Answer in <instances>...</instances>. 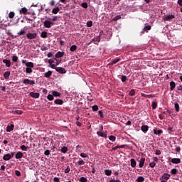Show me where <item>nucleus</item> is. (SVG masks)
<instances>
[{
    "label": "nucleus",
    "instance_id": "nucleus-62",
    "mask_svg": "<svg viewBox=\"0 0 182 182\" xmlns=\"http://www.w3.org/2000/svg\"><path fill=\"white\" fill-rule=\"evenodd\" d=\"M159 117L160 120H164V119H166L164 117V115H163L161 114H159Z\"/></svg>",
    "mask_w": 182,
    "mask_h": 182
},
{
    "label": "nucleus",
    "instance_id": "nucleus-57",
    "mask_svg": "<svg viewBox=\"0 0 182 182\" xmlns=\"http://www.w3.org/2000/svg\"><path fill=\"white\" fill-rule=\"evenodd\" d=\"M70 171V168L69 166H67V168L64 171V173H65V174H68V173H69Z\"/></svg>",
    "mask_w": 182,
    "mask_h": 182
},
{
    "label": "nucleus",
    "instance_id": "nucleus-60",
    "mask_svg": "<svg viewBox=\"0 0 182 182\" xmlns=\"http://www.w3.org/2000/svg\"><path fill=\"white\" fill-rule=\"evenodd\" d=\"M98 114H100L101 119H103V117H105V116L103 115V111L102 110L99 111Z\"/></svg>",
    "mask_w": 182,
    "mask_h": 182
},
{
    "label": "nucleus",
    "instance_id": "nucleus-31",
    "mask_svg": "<svg viewBox=\"0 0 182 182\" xmlns=\"http://www.w3.org/2000/svg\"><path fill=\"white\" fill-rule=\"evenodd\" d=\"M77 49V46L76 45H73L70 48V52H75Z\"/></svg>",
    "mask_w": 182,
    "mask_h": 182
},
{
    "label": "nucleus",
    "instance_id": "nucleus-2",
    "mask_svg": "<svg viewBox=\"0 0 182 182\" xmlns=\"http://www.w3.org/2000/svg\"><path fill=\"white\" fill-rule=\"evenodd\" d=\"M37 36H38V34H36V33H28L26 34V38L30 39V40L36 39Z\"/></svg>",
    "mask_w": 182,
    "mask_h": 182
},
{
    "label": "nucleus",
    "instance_id": "nucleus-41",
    "mask_svg": "<svg viewBox=\"0 0 182 182\" xmlns=\"http://www.w3.org/2000/svg\"><path fill=\"white\" fill-rule=\"evenodd\" d=\"M87 26L88 28H92V26H93V22L92 21H88L87 22Z\"/></svg>",
    "mask_w": 182,
    "mask_h": 182
},
{
    "label": "nucleus",
    "instance_id": "nucleus-32",
    "mask_svg": "<svg viewBox=\"0 0 182 182\" xmlns=\"http://www.w3.org/2000/svg\"><path fill=\"white\" fill-rule=\"evenodd\" d=\"M9 18L10 19H14V18H15V13L14 11H11L9 14Z\"/></svg>",
    "mask_w": 182,
    "mask_h": 182
},
{
    "label": "nucleus",
    "instance_id": "nucleus-44",
    "mask_svg": "<svg viewBox=\"0 0 182 182\" xmlns=\"http://www.w3.org/2000/svg\"><path fill=\"white\" fill-rule=\"evenodd\" d=\"M79 181H80V182H87V178L82 176V177L80 178Z\"/></svg>",
    "mask_w": 182,
    "mask_h": 182
},
{
    "label": "nucleus",
    "instance_id": "nucleus-7",
    "mask_svg": "<svg viewBox=\"0 0 182 182\" xmlns=\"http://www.w3.org/2000/svg\"><path fill=\"white\" fill-rule=\"evenodd\" d=\"M174 18H176L174 14L166 15L165 16L164 21H171V19H174Z\"/></svg>",
    "mask_w": 182,
    "mask_h": 182
},
{
    "label": "nucleus",
    "instance_id": "nucleus-27",
    "mask_svg": "<svg viewBox=\"0 0 182 182\" xmlns=\"http://www.w3.org/2000/svg\"><path fill=\"white\" fill-rule=\"evenodd\" d=\"M60 11V8L57 6L52 10V13L56 15V14H58V12H59Z\"/></svg>",
    "mask_w": 182,
    "mask_h": 182
},
{
    "label": "nucleus",
    "instance_id": "nucleus-18",
    "mask_svg": "<svg viewBox=\"0 0 182 182\" xmlns=\"http://www.w3.org/2000/svg\"><path fill=\"white\" fill-rule=\"evenodd\" d=\"M146 161V159L145 158H141L140 161H139V168H141V167H143V166H144V162Z\"/></svg>",
    "mask_w": 182,
    "mask_h": 182
},
{
    "label": "nucleus",
    "instance_id": "nucleus-30",
    "mask_svg": "<svg viewBox=\"0 0 182 182\" xmlns=\"http://www.w3.org/2000/svg\"><path fill=\"white\" fill-rule=\"evenodd\" d=\"M178 173V171L177 170V168H173L171 170V174H172V176H175V174H177Z\"/></svg>",
    "mask_w": 182,
    "mask_h": 182
},
{
    "label": "nucleus",
    "instance_id": "nucleus-15",
    "mask_svg": "<svg viewBox=\"0 0 182 182\" xmlns=\"http://www.w3.org/2000/svg\"><path fill=\"white\" fill-rule=\"evenodd\" d=\"M170 85V90L173 91L176 88V82L174 81H171L169 82Z\"/></svg>",
    "mask_w": 182,
    "mask_h": 182
},
{
    "label": "nucleus",
    "instance_id": "nucleus-45",
    "mask_svg": "<svg viewBox=\"0 0 182 182\" xmlns=\"http://www.w3.org/2000/svg\"><path fill=\"white\" fill-rule=\"evenodd\" d=\"M109 139L111 141H116V136H113V135H111V136H109Z\"/></svg>",
    "mask_w": 182,
    "mask_h": 182
},
{
    "label": "nucleus",
    "instance_id": "nucleus-21",
    "mask_svg": "<svg viewBox=\"0 0 182 182\" xmlns=\"http://www.w3.org/2000/svg\"><path fill=\"white\" fill-rule=\"evenodd\" d=\"M9 76H11V72H9V71H6V72L4 73V79H9Z\"/></svg>",
    "mask_w": 182,
    "mask_h": 182
},
{
    "label": "nucleus",
    "instance_id": "nucleus-46",
    "mask_svg": "<svg viewBox=\"0 0 182 182\" xmlns=\"http://www.w3.org/2000/svg\"><path fill=\"white\" fill-rule=\"evenodd\" d=\"M151 26H150V25L146 26L144 28V31H151Z\"/></svg>",
    "mask_w": 182,
    "mask_h": 182
},
{
    "label": "nucleus",
    "instance_id": "nucleus-24",
    "mask_svg": "<svg viewBox=\"0 0 182 182\" xmlns=\"http://www.w3.org/2000/svg\"><path fill=\"white\" fill-rule=\"evenodd\" d=\"M52 95L55 97H60V92H58V91H53Z\"/></svg>",
    "mask_w": 182,
    "mask_h": 182
},
{
    "label": "nucleus",
    "instance_id": "nucleus-29",
    "mask_svg": "<svg viewBox=\"0 0 182 182\" xmlns=\"http://www.w3.org/2000/svg\"><path fill=\"white\" fill-rule=\"evenodd\" d=\"M21 149L23 151H28V150H29V146H26L25 145H22L21 146Z\"/></svg>",
    "mask_w": 182,
    "mask_h": 182
},
{
    "label": "nucleus",
    "instance_id": "nucleus-34",
    "mask_svg": "<svg viewBox=\"0 0 182 182\" xmlns=\"http://www.w3.org/2000/svg\"><path fill=\"white\" fill-rule=\"evenodd\" d=\"M41 36L43 38H48V32L42 31Z\"/></svg>",
    "mask_w": 182,
    "mask_h": 182
},
{
    "label": "nucleus",
    "instance_id": "nucleus-8",
    "mask_svg": "<svg viewBox=\"0 0 182 182\" xmlns=\"http://www.w3.org/2000/svg\"><path fill=\"white\" fill-rule=\"evenodd\" d=\"M171 161L173 163V164H180V163H181V159L178 158H173Z\"/></svg>",
    "mask_w": 182,
    "mask_h": 182
},
{
    "label": "nucleus",
    "instance_id": "nucleus-25",
    "mask_svg": "<svg viewBox=\"0 0 182 182\" xmlns=\"http://www.w3.org/2000/svg\"><path fill=\"white\" fill-rule=\"evenodd\" d=\"M131 161V166L134 168V167H136V160L134 159H131L130 160Z\"/></svg>",
    "mask_w": 182,
    "mask_h": 182
},
{
    "label": "nucleus",
    "instance_id": "nucleus-47",
    "mask_svg": "<svg viewBox=\"0 0 182 182\" xmlns=\"http://www.w3.org/2000/svg\"><path fill=\"white\" fill-rule=\"evenodd\" d=\"M92 109L94 112H97L99 110V107L97 105H94L92 107Z\"/></svg>",
    "mask_w": 182,
    "mask_h": 182
},
{
    "label": "nucleus",
    "instance_id": "nucleus-50",
    "mask_svg": "<svg viewBox=\"0 0 182 182\" xmlns=\"http://www.w3.org/2000/svg\"><path fill=\"white\" fill-rule=\"evenodd\" d=\"M80 156V157H82V159H86L87 157H89V156H87V154H86L85 153H81Z\"/></svg>",
    "mask_w": 182,
    "mask_h": 182
},
{
    "label": "nucleus",
    "instance_id": "nucleus-23",
    "mask_svg": "<svg viewBox=\"0 0 182 182\" xmlns=\"http://www.w3.org/2000/svg\"><path fill=\"white\" fill-rule=\"evenodd\" d=\"M28 12V9L27 8H21L20 10V14H23V15H26V13Z\"/></svg>",
    "mask_w": 182,
    "mask_h": 182
},
{
    "label": "nucleus",
    "instance_id": "nucleus-19",
    "mask_svg": "<svg viewBox=\"0 0 182 182\" xmlns=\"http://www.w3.org/2000/svg\"><path fill=\"white\" fill-rule=\"evenodd\" d=\"M52 76V71L49 70L47 73H44V77L49 79Z\"/></svg>",
    "mask_w": 182,
    "mask_h": 182
},
{
    "label": "nucleus",
    "instance_id": "nucleus-39",
    "mask_svg": "<svg viewBox=\"0 0 182 182\" xmlns=\"http://www.w3.org/2000/svg\"><path fill=\"white\" fill-rule=\"evenodd\" d=\"M94 43H96V42H100V36H97L94 39H92Z\"/></svg>",
    "mask_w": 182,
    "mask_h": 182
},
{
    "label": "nucleus",
    "instance_id": "nucleus-48",
    "mask_svg": "<svg viewBox=\"0 0 182 182\" xmlns=\"http://www.w3.org/2000/svg\"><path fill=\"white\" fill-rule=\"evenodd\" d=\"M136 95V91L134 90H131L129 92V96H134Z\"/></svg>",
    "mask_w": 182,
    "mask_h": 182
},
{
    "label": "nucleus",
    "instance_id": "nucleus-51",
    "mask_svg": "<svg viewBox=\"0 0 182 182\" xmlns=\"http://www.w3.org/2000/svg\"><path fill=\"white\" fill-rule=\"evenodd\" d=\"M81 6L82 7V8H84L85 9H87V3H86V2H84V3H82V4H81Z\"/></svg>",
    "mask_w": 182,
    "mask_h": 182
},
{
    "label": "nucleus",
    "instance_id": "nucleus-54",
    "mask_svg": "<svg viewBox=\"0 0 182 182\" xmlns=\"http://www.w3.org/2000/svg\"><path fill=\"white\" fill-rule=\"evenodd\" d=\"M47 99H48V100H50V101L53 100V95H48L47 96Z\"/></svg>",
    "mask_w": 182,
    "mask_h": 182
},
{
    "label": "nucleus",
    "instance_id": "nucleus-38",
    "mask_svg": "<svg viewBox=\"0 0 182 182\" xmlns=\"http://www.w3.org/2000/svg\"><path fill=\"white\" fill-rule=\"evenodd\" d=\"M26 66H27V68H33V63L32 62L26 63Z\"/></svg>",
    "mask_w": 182,
    "mask_h": 182
},
{
    "label": "nucleus",
    "instance_id": "nucleus-43",
    "mask_svg": "<svg viewBox=\"0 0 182 182\" xmlns=\"http://www.w3.org/2000/svg\"><path fill=\"white\" fill-rule=\"evenodd\" d=\"M26 73H32V72H33V71L32 70L31 68L27 67L26 68Z\"/></svg>",
    "mask_w": 182,
    "mask_h": 182
},
{
    "label": "nucleus",
    "instance_id": "nucleus-58",
    "mask_svg": "<svg viewBox=\"0 0 182 182\" xmlns=\"http://www.w3.org/2000/svg\"><path fill=\"white\" fill-rule=\"evenodd\" d=\"M12 60H13V62H18V56L14 55L12 57Z\"/></svg>",
    "mask_w": 182,
    "mask_h": 182
},
{
    "label": "nucleus",
    "instance_id": "nucleus-61",
    "mask_svg": "<svg viewBox=\"0 0 182 182\" xmlns=\"http://www.w3.org/2000/svg\"><path fill=\"white\" fill-rule=\"evenodd\" d=\"M44 154L45 156H49V154H50V151H49V149L46 150Z\"/></svg>",
    "mask_w": 182,
    "mask_h": 182
},
{
    "label": "nucleus",
    "instance_id": "nucleus-17",
    "mask_svg": "<svg viewBox=\"0 0 182 182\" xmlns=\"http://www.w3.org/2000/svg\"><path fill=\"white\" fill-rule=\"evenodd\" d=\"M11 154H7L3 156V160H4L5 161H8L9 160H11Z\"/></svg>",
    "mask_w": 182,
    "mask_h": 182
},
{
    "label": "nucleus",
    "instance_id": "nucleus-35",
    "mask_svg": "<svg viewBox=\"0 0 182 182\" xmlns=\"http://www.w3.org/2000/svg\"><path fill=\"white\" fill-rule=\"evenodd\" d=\"M176 112H180V105L175 103L174 105Z\"/></svg>",
    "mask_w": 182,
    "mask_h": 182
},
{
    "label": "nucleus",
    "instance_id": "nucleus-53",
    "mask_svg": "<svg viewBox=\"0 0 182 182\" xmlns=\"http://www.w3.org/2000/svg\"><path fill=\"white\" fill-rule=\"evenodd\" d=\"M149 167H151V168H154V167H156V162H151L149 164Z\"/></svg>",
    "mask_w": 182,
    "mask_h": 182
},
{
    "label": "nucleus",
    "instance_id": "nucleus-10",
    "mask_svg": "<svg viewBox=\"0 0 182 182\" xmlns=\"http://www.w3.org/2000/svg\"><path fill=\"white\" fill-rule=\"evenodd\" d=\"M14 127H15V125H14V124L8 125L7 127H6L7 133H10V132H12V130H14Z\"/></svg>",
    "mask_w": 182,
    "mask_h": 182
},
{
    "label": "nucleus",
    "instance_id": "nucleus-11",
    "mask_svg": "<svg viewBox=\"0 0 182 182\" xmlns=\"http://www.w3.org/2000/svg\"><path fill=\"white\" fill-rule=\"evenodd\" d=\"M3 63H5L6 68H11V60L4 59Z\"/></svg>",
    "mask_w": 182,
    "mask_h": 182
},
{
    "label": "nucleus",
    "instance_id": "nucleus-1",
    "mask_svg": "<svg viewBox=\"0 0 182 182\" xmlns=\"http://www.w3.org/2000/svg\"><path fill=\"white\" fill-rule=\"evenodd\" d=\"M22 82L23 85H30L31 86H33V85H35V80H29L28 78L23 79Z\"/></svg>",
    "mask_w": 182,
    "mask_h": 182
},
{
    "label": "nucleus",
    "instance_id": "nucleus-33",
    "mask_svg": "<svg viewBox=\"0 0 182 182\" xmlns=\"http://www.w3.org/2000/svg\"><path fill=\"white\" fill-rule=\"evenodd\" d=\"M162 178H164V180H168V178H170V174L164 173L162 176Z\"/></svg>",
    "mask_w": 182,
    "mask_h": 182
},
{
    "label": "nucleus",
    "instance_id": "nucleus-40",
    "mask_svg": "<svg viewBox=\"0 0 182 182\" xmlns=\"http://www.w3.org/2000/svg\"><path fill=\"white\" fill-rule=\"evenodd\" d=\"M69 149H68V147H66V146H63V147H62V149H61V153H68V151Z\"/></svg>",
    "mask_w": 182,
    "mask_h": 182
},
{
    "label": "nucleus",
    "instance_id": "nucleus-52",
    "mask_svg": "<svg viewBox=\"0 0 182 182\" xmlns=\"http://www.w3.org/2000/svg\"><path fill=\"white\" fill-rule=\"evenodd\" d=\"M122 82H126V80H127V76L126 75H122V78H121Z\"/></svg>",
    "mask_w": 182,
    "mask_h": 182
},
{
    "label": "nucleus",
    "instance_id": "nucleus-20",
    "mask_svg": "<svg viewBox=\"0 0 182 182\" xmlns=\"http://www.w3.org/2000/svg\"><path fill=\"white\" fill-rule=\"evenodd\" d=\"M54 103L55 105H63V100H60V99H57L54 101Z\"/></svg>",
    "mask_w": 182,
    "mask_h": 182
},
{
    "label": "nucleus",
    "instance_id": "nucleus-63",
    "mask_svg": "<svg viewBox=\"0 0 182 182\" xmlns=\"http://www.w3.org/2000/svg\"><path fill=\"white\" fill-rule=\"evenodd\" d=\"M53 181H54V182H60V180L59 179V178L55 177V178H53Z\"/></svg>",
    "mask_w": 182,
    "mask_h": 182
},
{
    "label": "nucleus",
    "instance_id": "nucleus-16",
    "mask_svg": "<svg viewBox=\"0 0 182 182\" xmlns=\"http://www.w3.org/2000/svg\"><path fill=\"white\" fill-rule=\"evenodd\" d=\"M23 157V154L21 151H18L16 154V159L19 160V159H22Z\"/></svg>",
    "mask_w": 182,
    "mask_h": 182
},
{
    "label": "nucleus",
    "instance_id": "nucleus-22",
    "mask_svg": "<svg viewBox=\"0 0 182 182\" xmlns=\"http://www.w3.org/2000/svg\"><path fill=\"white\" fill-rule=\"evenodd\" d=\"M161 133H163V130L162 129H154V134H158L160 135L161 134Z\"/></svg>",
    "mask_w": 182,
    "mask_h": 182
},
{
    "label": "nucleus",
    "instance_id": "nucleus-13",
    "mask_svg": "<svg viewBox=\"0 0 182 182\" xmlns=\"http://www.w3.org/2000/svg\"><path fill=\"white\" fill-rule=\"evenodd\" d=\"M141 130L144 133H147V132H149V127L147 125H142L141 127Z\"/></svg>",
    "mask_w": 182,
    "mask_h": 182
},
{
    "label": "nucleus",
    "instance_id": "nucleus-56",
    "mask_svg": "<svg viewBox=\"0 0 182 182\" xmlns=\"http://www.w3.org/2000/svg\"><path fill=\"white\" fill-rule=\"evenodd\" d=\"M77 164H78V166H84V164H85V161L80 160V161H79L77 162Z\"/></svg>",
    "mask_w": 182,
    "mask_h": 182
},
{
    "label": "nucleus",
    "instance_id": "nucleus-3",
    "mask_svg": "<svg viewBox=\"0 0 182 182\" xmlns=\"http://www.w3.org/2000/svg\"><path fill=\"white\" fill-rule=\"evenodd\" d=\"M53 25H55V23H53V22H51L50 21L47 20V21H44V26H45V28H50Z\"/></svg>",
    "mask_w": 182,
    "mask_h": 182
},
{
    "label": "nucleus",
    "instance_id": "nucleus-37",
    "mask_svg": "<svg viewBox=\"0 0 182 182\" xmlns=\"http://www.w3.org/2000/svg\"><path fill=\"white\" fill-rule=\"evenodd\" d=\"M136 181H137V182H144V177L139 176L136 178Z\"/></svg>",
    "mask_w": 182,
    "mask_h": 182
},
{
    "label": "nucleus",
    "instance_id": "nucleus-36",
    "mask_svg": "<svg viewBox=\"0 0 182 182\" xmlns=\"http://www.w3.org/2000/svg\"><path fill=\"white\" fill-rule=\"evenodd\" d=\"M105 173L106 176H112V171L109 169H105Z\"/></svg>",
    "mask_w": 182,
    "mask_h": 182
},
{
    "label": "nucleus",
    "instance_id": "nucleus-42",
    "mask_svg": "<svg viewBox=\"0 0 182 182\" xmlns=\"http://www.w3.org/2000/svg\"><path fill=\"white\" fill-rule=\"evenodd\" d=\"M151 106H152L153 109H156L157 108V102H156V101L152 102Z\"/></svg>",
    "mask_w": 182,
    "mask_h": 182
},
{
    "label": "nucleus",
    "instance_id": "nucleus-14",
    "mask_svg": "<svg viewBox=\"0 0 182 182\" xmlns=\"http://www.w3.org/2000/svg\"><path fill=\"white\" fill-rule=\"evenodd\" d=\"M64 55H65V52L58 51L55 54V58H57V59H58L59 58H63Z\"/></svg>",
    "mask_w": 182,
    "mask_h": 182
},
{
    "label": "nucleus",
    "instance_id": "nucleus-5",
    "mask_svg": "<svg viewBox=\"0 0 182 182\" xmlns=\"http://www.w3.org/2000/svg\"><path fill=\"white\" fill-rule=\"evenodd\" d=\"M29 95L31 97H33V99H39V96H41V94H39L38 92H31Z\"/></svg>",
    "mask_w": 182,
    "mask_h": 182
},
{
    "label": "nucleus",
    "instance_id": "nucleus-59",
    "mask_svg": "<svg viewBox=\"0 0 182 182\" xmlns=\"http://www.w3.org/2000/svg\"><path fill=\"white\" fill-rule=\"evenodd\" d=\"M15 174H16V176H17V177H21V171L16 170Z\"/></svg>",
    "mask_w": 182,
    "mask_h": 182
},
{
    "label": "nucleus",
    "instance_id": "nucleus-4",
    "mask_svg": "<svg viewBox=\"0 0 182 182\" xmlns=\"http://www.w3.org/2000/svg\"><path fill=\"white\" fill-rule=\"evenodd\" d=\"M25 35H26V31H25V29H21L18 33H17V35L16 36V38L22 36V38L23 36H25Z\"/></svg>",
    "mask_w": 182,
    "mask_h": 182
},
{
    "label": "nucleus",
    "instance_id": "nucleus-9",
    "mask_svg": "<svg viewBox=\"0 0 182 182\" xmlns=\"http://www.w3.org/2000/svg\"><path fill=\"white\" fill-rule=\"evenodd\" d=\"M120 60H122L121 58H115L114 60H111V62H109V65L110 66H112L113 65H116V63H117V62H120Z\"/></svg>",
    "mask_w": 182,
    "mask_h": 182
},
{
    "label": "nucleus",
    "instance_id": "nucleus-26",
    "mask_svg": "<svg viewBox=\"0 0 182 182\" xmlns=\"http://www.w3.org/2000/svg\"><path fill=\"white\" fill-rule=\"evenodd\" d=\"M141 96H143V97H148V99H151L153 97H155L154 95H146V94H141Z\"/></svg>",
    "mask_w": 182,
    "mask_h": 182
},
{
    "label": "nucleus",
    "instance_id": "nucleus-28",
    "mask_svg": "<svg viewBox=\"0 0 182 182\" xmlns=\"http://www.w3.org/2000/svg\"><path fill=\"white\" fill-rule=\"evenodd\" d=\"M13 113L14 114H22L23 112H22V110L15 109V110H13Z\"/></svg>",
    "mask_w": 182,
    "mask_h": 182
},
{
    "label": "nucleus",
    "instance_id": "nucleus-55",
    "mask_svg": "<svg viewBox=\"0 0 182 182\" xmlns=\"http://www.w3.org/2000/svg\"><path fill=\"white\" fill-rule=\"evenodd\" d=\"M168 132H169V133H174V130L173 129V127L170 126L168 127Z\"/></svg>",
    "mask_w": 182,
    "mask_h": 182
},
{
    "label": "nucleus",
    "instance_id": "nucleus-6",
    "mask_svg": "<svg viewBox=\"0 0 182 182\" xmlns=\"http://www.w3.org/2000/svg\"><path fill=\"white\" fill-rule=\"evenodd\" d=\"M55 70L56 72H58V73H61V74L66 73V70L62 67H56Z\"/></svg>",
    "mask_w": 182,
    "mask_h": 182
},
{
    "label": "nucleus",
    "instance_id": "nucleus-64",
    "mask_svg": "<svg viewBox=\"0 0 182 182\" xmlns=\"http://www.w3.org/2000/svg\"><path fill=\"white\" fill-rule=\"evenodd\" d=\"M177 4L180 5V6H182V0H178Z\"/></svg>",
    "mask_w": 182,
    "mask_h": 182
},
{
    "label": "nucleus",
    "instance_id": "nucleus-49",
    "mask_svg": "<svg viewBox=\"0 0 182 182\" xmlns=\"http://www.w3.org/2000/svg\"><path fill=\"white\" fill-rule=\"evenodd\" d=\"M119 19H122V16L117 15V16H115V17L113 18V21H119Z\"/></svg>",
    "mask_w": 182,
    "mask_h": 182
},
{
    "label": "nucleus",
    "instance_id": "nucleus-12",
    "mask_svg": "<svg viewBox=\"0 0 182 182\" xmlns=\"http://www.w3.org/2000/svg\"><path fill=\"white\" fill-rule=\"evenodd\" d=\"M97 136H100V137H104L105 139L107 138V134H105L104 132H97Z\"/></svg>",
    "mask_w": 182,
    "mask_h": 182
}]
</instances>
